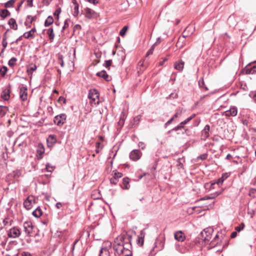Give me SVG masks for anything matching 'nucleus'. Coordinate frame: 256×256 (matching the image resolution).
Segmentation results:
<instances>
[{"label": "nucleus", "mask_w": 256, "mask_h": 256, "mask_svg": "<svg viewBox=\"0 0 256 256\" xmlns=\"http://www.w3.org/2000/svg\"><path fill=\"white\" fill-rule=\"evenodd\" d=\"M211 238V232L209 230L204 229L200 234L199 238L204 242L209 241Z\"/></svg>", "instance_id": "obj_5"}, {"label": "nucleus", "mask_w": 256, "mask_h": 256, "mask_svg": "<svg viewBox=\"0 0 256 256\" xmlns=\"http://www.w3.org/2000/svg\"><path fill=\"white\" fill-rule=\"evenodd\" d=\"M7 111V108L4 106H0V116H4Z\"/></svg>", "instance_id": "obj_33"}, {"label": "nucleus", "mask_w": 256, "mask_h": 256, "mask_svg": "<svg viewBox=\"0 0 256 256\" xmlns=\"http://www.w3.org/2000/svg\"><path fill=\"white\" fill-rule=\"evenodd\" d=\"M66 114H61L54 118V122L57 126H60L66 122Z\"/></svg>", "instance_id": "obj_3"}, {"label": "nucleus", "mask_w": 256, "mask_h": 256, "mask_svg": "<svg viewBox=\"0 0 256 256\" xmlns=\"http://www.w3.org/2000/svg\"><path fill=\"white\" fill-rule=\"evenodd\" d=\"M54 22L53 18L52 16H48L44 22V26H48L51 25Z\"/></svg>", "instance_id": "obj_30"}, {"label": "nucleus", "mask_w": 256, "mask_h": 256, "mask_svg": "<svg viewBox=\"0 0 256 256\" xmlns=\"http://www.w3.org/2000/svg\"><path fill=\"white\" fill-rule=\"evenodd\" d=\"M26 2L28 6L32 7L33 6V0H27Z\"/></svg>", "instance_id": "obj_58"}, {"label": "nucleus", "mask_w": 256, "mask_h": 256, "mask_svg": "<svg viewBox=\"0 0 256 256\" xmlns=\"http://www.w3.org/2000/svg\"><path fill=\"white\" fill-rule=\"evenodd\" d=\"M124 114L122 112L121 114L120 118L119 120V121L118 122V126H122L124 125Z\"/></svg>", "instance_id": "obj_36"}, {"label": "nucleus", "mask_w": 256, "mask_h": 256, "mask_svg": "<svg viewBox=\"0 0 256 256\" xmlns=\"http://www.w3.org/2000/svg\"><path fill=\"white\" fill-rule=\"evenodd\" d=\"M46 169L48 172H52L54 170V168L52 166H50L49 164H48L46 165Z\"/></svg>", "instance_id": "obj_50"}, {"label": "nucleus", "mask_w": 256, "mask_h": 256, "mask_svg": "<svg viewBox=\"0 0 256 256\" xmlns=\"http://www.w3.org/2000/svg\"><path fill=\"white\" fill-rule=\"evenodd\" d=\"M61 12V10L60 8H57L56 11L54 12V16H58L59 14H60Z\"/></svg>", "instance_id": "obj_53"}, {"label": "nucleus", "mask_w": 256, "mask_h": 256, "mask_svg": "<svg viewBox=\"0 0 256 256\" xmlns=\"http://www.w3.org/2000/svg\"><path fill=\"white\" fill-rule=\"evenodd\" d=\"M110 184H116L118 182V180L116 177H112L110 179Z\"/></svg>", "instance_id": "obj_48"}, {"label": "nucleus", "mask_w": 256, "mask_h": 256, "mask_svg": "<svg viewBox=\"0 0 256 256\" xmlns=\"http://www.w3.org/2000/svg\"><path fill=\"white\" fill-rule=\"evenodd\" d=\"M246 74H254L256 73V66H253L251 68H246Z\"/></svg>", "instance_id": "obj_27"}, {"label": "nucleus", "mask_w": 256, "mask_h": 256, "mask_svg": "<svg viewBox=\"0 0 256 256\" xmlns=\"http://www.w3.org/2000/svg\"><path fill=\"white\" fill-rule=\"evenodd\" d=\"M132 236L127 233H122L118 236L113 244V249L116 256L124 254L132 248Z\"/></svg>", "instance_id": "obj_1"}, {"label": "nucleus", "mask_w": 256, "mask_h": 256, "mask_svg": "<svg viewBox=\"0 0 256 256\" xmlns=\"http://www.w3.org/2000/svg\"><path fill=\"white\" fill-rule=\"evenodd\" d=\"M198 83L200 88H204L206 90H208V88L205 85L203 78H200Z\"/></svg>", "instance_id": "obj_34"}, {"label": "nucleus", "mask_w": 256, "mask_h": 256, "mask_svg": "<svg viewBox=\"0 0 256 256\" xmlns=\"http://www.w3.org/2000/svg\"><path fill=\"white\" fill-rule=\"evenodd\" d=\"M112 60H106L104 64V66H105L106 68H108V70H110V66L112 65Z\"/></svg>", "instance_id": "obj_41"}, {"label": "nucleus", "mask_w": 256, "mask_h": 256, "mask_svg": "<svg viewBox=\"0 0 256 256\" xmlns=\"http://www.w3.org/2000/svg\"><path fill=\"white\" fill-rule=\"evenodd\" d=\"M174 118L172 117L170 120H168L166 124H165V126H167L168 125H169L174 120Z\"/></svg>", "instance_id": "obj_59"}, {"label": "nucleus", "mask_w": 256, "mask_h": 256, "mask_svg": "<svg viewBox=\"0 0 256 256\" xmlns=\"http://www.w3.org/2000/svg\"><path fill=\"white\" fill-rule=\"evenodd\" d=\"M35 203V198L32 196H28L24 202V206L29 210L32 208V205Z\"/></svg>", "instance_id": "obj_4"}, {"label": "nucleus", "mask_w": 256, "mask_h": 256, "mask_svg": "<svg viewBox=\"0 0 256 256\" xmlns=\"http://www.w3.org/2000/svg\"><path fill=\"white\" fill-rule=\"evenodd\" d=\"M2 45L3 46V48H6L8 46V42L6 40H3L2 41Z\"/></svg>", "instance_id": "obj_62"}, {"label": "nucleus", "mask_w": 256, "mask_h": 256, "mask_svg": "<svg viewBox=\"0 0 256 256\" xmlns=\"http://www.w3.org/2000/svg\"><path fill=\"white\" fill-rule=\"evenodd\" d=\"M184 157L179 158L177 160V166H179V168H183L184 166L182 162H184Z\"/></svg>", "instance_id": "obj_35"}, {"label": "nucleus", "mask_w": 256, "mask_h": 256, "mask_svg": "<svg viewBox=\"0 0 256 256\" xmlns=\"http://www.w3.org/2000/svg\"><path fill=\"white\" fill-rule=\"evenodd\" d=\"M42 214V210L40 207L37 208L33 212L32 215L36 218H40Z\"/></svg>", "instance_id": "obj_26"}, {"label": "nucleus", "mask_w": 256, "mask_h": 256, "mask_svg": "<svg viewBox=\"0 0 256 256\" xmlns=\"http://www.w3.org/2000/svg\"><path fill=\"white\" fill-rule=\"evenodd\" d=\"M99 96L100 94L96 90L92 89L90 90L88 98L90 100V102L92 104L98 105L99 104Z\"/></svg>", "instance_id": "obj_2"}, {"label": "nucleus", "mask_w": 256, "mask_h": 256, "mask_svg": "<svg viewBox=\"0 0 256 256\" xmlns=\"http://www.w3.org/2000/svg\"><path fill=\"white\" fill-rule=\"evenodd\" d=\"M174 238L178 242H184L185 240L184 234L180 230L176 232L174 234Z\"/></svg>", "instance_id": "obj_13"}, {"label": "nucleus", "mask_w": 256, "mask_h": 256, "mask_svg": "<svg viewBox=\"0 0 256 256\" xmlns=\"http://www.w3.org/2000/svg\"><path fill=\"white\" fill-rule=\"evenodd\" d=\"M130 182L128 178H124L122 180V184L124 185V188L128 190L130 188Z\"/></svg>", "instance_id": "obj_29"}, {"label": "nucleus", "mask_w": 256, "mask_h": 256, "mask_svg": "<svg viewBox=\"0 0 256 256\" xmlns=\"http://www.w3.org/2000/svg\"><path fill=\"white\" fill-rule=\"evenodd\" d=\"M184 62L182 60L176 62L174 64V68L176 70L182 72L184 68Z\"/></svg>", "instance_id": "obj_17"}, {"label": "nucleus", "mask_w": 256, "mask_h": 256, "mask_svg": "<svg viewBox=\"0 0 256 256\" xmlns=\"http://www.w3.org/2000/svg\"><path fill=\"white\" fill-rule=\"evenodd\" d=\"M22 175V172L19 170H16L13 171L12 172L9 174L8 176H12L14 179H18Z\"/></svg>", "instance_id": "obj_23"}, {"label": "nucleus", "mask_w": 256, "mask_h": 256, "mask_svg": "<svg viewBox=\"0 0 256 256\" xmlns=\"http://www.w3.org/2000/svg\"><path fill=\"white\" fill-rule=\"evenodd\" d=\"M229 174L228 173H224L222 174V179L224 180H226L228 176H229Z\"/></svg>", "instance_id": "obj_55"}, {"label": "nucleus", "mask_w": 256, "mask_h": 256, "mask_svg": "<svg viewBox=\"0 0 256 256\" xmlns=\"http://www.w3.org/2000/svg\"><path fill=\"white\" fill-rule=\"evenodd\" d=\"M16 58L13 57L9 60V61L8 62V64L9 66L12 67L16 64Z\"/></svg>", "instance_id": "obj_37"}, {"label": "nucleus", "mask_w": 256, "mask_h": 256, "mask_svg": "<svg viewBox=\"0 0 256 256\" xmlns=\"http://www.w3.org/2000/svg\"><path fill=\"white\" fill-rule=\"evenodd\" d=\"M24 230L28 236H30L32 232L33 226L30 221L25 222L23 224Z\"/></svg>", "instance_id": "obj_6"}, {"label": "nucleus", "mask_w": 256, "mask_h": 256, "mask_svg": "<svg viewBox=\"0 0 256 256\" xmlns=\"http://www.w3.org/2000/svg\"><path fill=\"white\" fill-rule=\"evenodd\" d=\"M244 224H242L239 226H236L235 228V230L236 232H240V230H242L244 229Z\"/></svg>", "instance_id": "obj_45"}, {"label": "nucleus", "mask_w": 256, "mask_h": 256, "mask_svg": "<svg viewBox=\"0 0 256 256\" xmlns=\"http://www.w3.org/2000/svg\"><path fill=\"white\" fill-rule=\"evenodd\" d=\"M88 1L90 3L93 4H96L98 2V0H88Z\"/></svg>", "instance_id": "obj_63"}, {"label": "nucleus", "mask_w": 256, "mask_h": 256, "mask_svg": "<svg viewBox=\"0 0 256 256\" xmlns=\"http://www.w3.org/2000/svg\"><path fill=\"white\" fill-rule=\"evenodd\" d=\"M155 44H153L152 46V47L150 48L148 50V52L146 53V56H150V54H152L153 53V51H154V48Z\"/></svg>", "instance_id": "obj_44"}, {"label": "nucleus", "mask_w": 256, "mask_h": 256, "mask_svg": "<svg viewBox=\"0 0 256 256\" xmlns=\"http://www.w3.org/2000/svg\"><path fill=\"white\" fill-rule=\"evenodd\" d=\"M36 32V28H33L29 32L24 33L23 34V36L26 39H28L30 38H34V33Z\"/></svg>", "instance_id": "obj_18"}, {"label": "nucleus", "mask_w": 256, "mask_h": 256, "mask_svg": "<svg viewBox=\"0 0 256 256\" xmlns=\"http://www.w3.org/2000/svg\"><path fill=\"white\" fill-rule=\"evenodd\" d=\"M58 102H62L64 104L66 103V99L62 96H60L58 98Z\"/></svg>", "instance_id": "obj_57"}, {"label": "nucleus", "mask_w": 256, "mask_h": 256, "mask_svg": "<svg viewBox=\"0 0 256 256\" xmlns=\"http://www.w3.org/2000/svg\"><path fill=\"white\" fill-rule=\"evenodd\" d=\"M21 232L19 228L16 227H14L10 228L8 232V236L10 238H18Z\"/></svg>", "instance_id": "obj_8"}, {"label": "nucleus", "mask_w": 256, "mask_h": 256, "mask_svg": "<svg viewBox=\"0 0 256 256\" xmlns=\"http://www.w3.org/2000/svg\"><path fill=\"white\" fill-rule=\"evenodd\" d=\"M12 222V220H9L8 218H4L3 220V224L4 226H7V225H11Z\"/></svg>", "instance_id": "obj_42"}, {"label": "nucleus", "mask_w": 256, "mask_h": 256, "mask_svg": "<svg viewBox=\"0 0 256 256\" xmlns=\"http://www.w3.org/2000/svg\"><path fill=\"white\" fill-rule=\"evenodd\" d=\"M8 71L7 67L2 66L0 69V74L2 76H5Z\"/></svg>", "instance_id": "obj_40"}, {"label": "nucleus", "mask_w": 256, "mask_h": 256, "mask_svg": "<svg viewBox=\"0 0 256 256\" xmlns=\"http://www.w3.org/2000/svg\"><path fill=\"white\" fill-rule=\"evenodd\" d=\"M210 130V126L208 124H206L204 128L202 131V138L204 140H206L207 138L209 136V132Z\"/></svg>", "instance_id": "obj_15"}, {"label": "nucleus", "mask_w": 256, "mask_h": 256, "mask_svg": "<svg viewBox=\"0 0 256 256\" xmlns=\"http://www.w3.org/2000/svg\"><path fill=\"white\" fill-rule=\"evenodd\" d=\"M190 118H187L186 120H184V121L181 122L180 124V125L182 126H184V124H186L188 122H189L190 121Z\"/></svg>", "instance_id": "obj_54"}, {"label": "nucleus", "mask_w": 256, "mask_h": 256, "mask_svg": "<svg viewBox=\"0 0 256 256\" xmlns=\"http://www.w3.org/2000/svg\"><path fill=\"white\" fill-rule=\"evenodd\" d=\"M46 34L48 36L50 42H52L54 38V30L52 28H50L46 30Z\"/></svg>", "instance_id": "obj_25"}, {"label": "nucleus", "mask_w": 256, "mask_h": 256, "mask_svg": "<svg viewBox=\"0 0 256 256\" xmlns=\"http://www.w3.org/2000/svg\"><path fill=\"white\" fill-rule=\"evenodd\" d=\"M84 14L88 19L96 18L97 16V14L94 10L88 8L84 9Z\"/></svg>", "instance_id": "obj_10"}, {"label": "nucleus", "mask_w": 256, "mask_h": 256, "mask_svg": "<svg viewBox=\"0 0 256 256\" xmlns=\"http://www.w3.org/2000/svg\"><path fill=\"white\" fill-rule=\"evenodd\" d=\"M79 14L78 11V4H76L74 6V11H73V16L75 17L77 16Z\"/></svg>", "instance_id": "obj_39"}, {"label": "nucleus", "mask_w": 256, "mask_h": 256, "mask_svg": "<svg viewBox=\"0 0 256 256\" xmlns=\"http://www.w3.org/2000/svg\"><path fill=\"white\" fill-rule=\"evenodd\" d=\"M208 157L207 154H203L198 157V159H200L201 160H205Z\"/></svg>", "instance_id": "obj_49"}, {"label": "nucleus", "mask_w": 256, "mask_h": 256, "mask_svg": "<svg viewBox=\"0 0 256 256\" xmlns=\"http://www.w3.org/2000/svg\"><path fill=\"white\" fill-rule=\"evenodd\" d=\"M184 126L180 125V124H178V126H176L175 128H172V130H170L169 131V132H170L172 131H177L179 130H180L182 128H184Z\"/></svg>", "instance_id": "obj_43"}, {"label": "nucleus", "mask_w": 256, "mask_h": 256, "mask_svg": "<svg viewBox=\"0 0 256 256\" xmlns=\"http://www.w3.org/2000/svg\"><path fill=\"white\" fill-rule=\"evenodd\" d=\"M224 181V180L222 179V178H218V179L216 181V182H214V183H212V186L213 185H214V184H218V185L222 184L223 183Z\"/></svg>", "instance_id": "obj_47"}, {"label": "nucleus", "mask_w": 256, "mask_h": 256, "mask_svg": "<svg viewBox=\"0 0 256 256\" xmlns=\"http://www.w3.org/2000/svg\"><path fill=\"white\" fill-rule=\"evenodd\" d=\"M26 19H27V20H30V24H28V27H30L32 22L36 20V16H28L27 17H26Z\"/></svg>", "instance_id": "obj_38"}, {"label": "nucleus", "mask_w": 256, "mask_h": 256, "mask_svg": "<svg viewBox=\"0 0 256 256\" xmlns=\"http://www.w3.org/2000/svg\"><path fill=\"white\" fill-rule=\"evenodd\" d=\"M238 110L236 107L232 106L229 110L224 112V114L226 116H234L237 114Z\"/></svg>", "instance_id": "obj_12"}, {"label": "nucleus", "mask_w": 256, "mask_h": 256, "mask_svg": "<svg viewBox=\"0 0 256 256\" xmlns=\"http://www.w3.org/2000/svg\"><path fill=\"white\" fill-rule=\"evenodd\" d=\"M105 246H102L100 252L99 256H109L110 252L108 248V247H110L112 244L110 242H107L104 244Z\"/></svg>", "instance_id": "obj_7"}, {"label": "nucleus", "mask_w": 256, "mask_h": 256, "mask_svg": "<svg viewBox=\"0 0 256 256\" xmlns=\"http://www.w3.org/2000/svg\"><path fill=\"white\" fill-rule=\"evenodd\" d=\"M16 0H10L4 4V7L6 8H10L12 7Z\"/></svg>", "instance_id": "obj_32"}, {"label": "nucleus", "mask_w": 256, "mask_h": 256, "mask_svg": "<svg viewBox=\"0 0 256 256\" xmlns=\"http://www.w3.org/2000/svg\"><path fill=\"white\" fill-rule=\"evenodd\" d=\"M10 12L6 9L2 10L0 11V16L2 19H4L8 16H10Z\"/></svg>", "instance_id": "obj_24"}, {"label": "nucleus", "mask_w": 256, "mask_h": 256, "mask_svg": "<svg viewBox=\"0 0 256 256\" xmlns=\"http://www.w3.org/2000/svg\"><path fill=\"white\" fill-rule=\"evenodd\" d=\"M8 24L10 25L11 28L14 30H18V24H16V20L14 18H10L9 20Z\"/></svg>", "instance_id": "obj_22"}, {"label": "nucleus", "mask_w": 256, "mask_h": 256, "mask_svg": "<svg viewBox=\"0 0 256 256\" xmlns=\"http://www.w3.org/2000/svg\"><path fill=\"white\" fill-rule=\"evenodd\" d=\"M47 144L48 147H52L56 142V138L55 136L50 134L47 140Z\"/></svg>", "instance_id": "obj_16"}, {"label": "nucleus", "mask_w": 256, "mask_h": 256, "mask_svg": "<svg viewBox=\"0 0 256 256\" xmlns=\"http://www.w3.org/2000/svg\"><path fill=\"white\" fill-rule=\"evenodd\" d=\"M182 114V110H176L175 114L172 116L174 118H178L179 116Z\"/></svg>", "instance_id": "obj_51"}, {"label": "nucleus", "mask_w": 256, "mask_h": 256, "mask_svg": "<svg viewBox=\"0 0 256 256\" xmlns=\"http://www.w3.org/2000/svg\"><path fill=\"white\" fill-rule=\"evenodd\" d=\"M123 255L124 256H132V252L130 250L128 251H126V252H125Z\"/></svg>", "instance_id": "obj_60"}, {"label": "nucleus", "mask_w": 256, "mask_h": 256, "mask_svg": "<svg viewBox=\"0 0 256 256\" xmlns=\"http://www.w3.org/2000/svg\"><path fill=\"white\" fill-rule=\"evenodd\" d=\"M26 86H22L20 88V96L22 101H25L27 100L28 93H27Z\"/></svg>", "instance_id": "obj_11"}, {"label": "nucleus", "mask_w": 256, "mask_h": 256, "mask_svg": "<svg viewBox=\"0 0 256 256\" xmlns=\"http://www.w3.org/2000/svg\"><path fill=\"white\" fill-rule=\"evenodd\" d=\"M96 75L99 77L103 78L107 82H109L112 80L111 76L108 75L105 70H102L96 73Z\"/></svg>", "instance_id": "obj_14"}, {"label": "nucleus", "mask_w": 256, "mask_h": 256, "mask_svg": "<svg viewBox=\"0 0 256 256\" xmlns=\"http://www.w3.org/2000/svg\"><path fill=\"white\" fill-rule=\"evenodd\" d=\"M70 20L68 18L65 20L64 25L62 27V30H64L68 26V22H70Z\"/></svg>", "instance_id": "obj_46"}, {"label": "nucleus", "mask_w": 256, "mask_h": 256, "mask_svg": "<svg viewBox=\"0 0 256 256\" xmlns=\"http://www.w3.org/2000/svg\"><path fill=\"white\" fill-rule=\"evenodd\" d=\"M128 29V26H124L120 30L119 34L121 36H124L126 35Z\"/></svg>", "instance_id": "obj_31"}, {"label": "nucleus", "mask_w": 256, "mask_h": 256, "mask_svg": "<svg viewBox=\"0 0 256 256\" xmlns=\"http://www.w3.org/2000/svg\"><path fill=\"white\" fill-rule=\"evenodd\" d=\"M142 156V153L138 150H134L130 154V158L134 161L138 160Z\"/></svg>", "instance_id": "obj_9"}, {"label": "nucleus", "mask_w": 256, "mask_h": 256, "mask_svg": "<svg viewBox=\"0 0 256 256\" xmlns=\"http://www.w3.org/2000/svg\"><path fill=\"white\" fill-rule=\"evenodd\" d=\"M10 89H4L1 94V97L5 100H7L10 98Z\"/></svg>", "instance_id": "obj_20"}, {"label": "nucleus", "mask_w": 256, "mask_h": 256, "mask_svg": "<svg viewBox=\"0 0 256 256\" xmlns=\"http://www.w3.org/2000/svg\"><path fill=\"white\" fill-rule=\"evenodd\" d=\"M37 66L36 64H30L27 70V72L28 74H32L33 72L35 71L36 70Z\"/></svg>", "instance_id": "obj_28"}, {"label": "nucleus", "mask_w": 256, "mask_h": 256, "mask_svg": "<svg viewBox=\"0 0 256 256\" xmlns=\"http://www.w3.org/2000/svg\"><path fill=\"white\" fill-rule=\"evenodd\" d=\"M222 190L218 191L214 194H212L210 196H206L202 198L200 200H210L214 199L215 198L217 197L220 194L222 193Z\"/></svg>", "instance_id": "obj_21"}, {"label": "nucleus", "mask_w": 256, "mask_h": 256, "mask_svg": "<svg viewBox=\"0 0 256 256\" xmlns=\"http://www.w3.org/2000/svg\"><path fill=\"white\" fill-rule=\"evenodd\" d=\"M136 242L139 246H142L144 242V234H142V230H141L140 235L137 236Z\"/></svg>", "instance_id": "obj_19"}, {"label": "nucleus", "mask_w": 256, "mask_h": 256, "mask_svg": "<svg viewBox=\"0 0 256 256\" xmlns=\"http://www.w3.org/2000/svg\"><path fill=\"white\" fill-rule=\"evenodd\" d=\"M22 254V256H32L30 252H23Z\"/></svg>", "instance_id": "obj_64"}, {"label": "nucleus", "mask_w": 256, "mask_h": 256, "mask_svg": "<svg viewBox=\"0 0 256 256\" xmlns=\"http://www.w3.org/2000/svg\"><path fill=\"white\" fill-rule=\"evenodd\" d=\"M9 31V30H7L6 31L4 32V34H3V38H2V40H6L8 38V34H7V32Z\"/></svg>", "instance_id": "obj_56"}, {"label": "nucleus", "mask_w": 256, "mask_h": 256, "mask_svg": "<svg viewBox=\"0 0 256 256\" xmlns=\"http://www.w3.org/2000/svg\"><path fill=\"white\" fill-rule=\"evenodd\" d=\"M122 173L119 172H115L114 174V177L116 178L118 180V178H120L121 177H122Z\"/></svg>", "instance_id": "obj_52"}, {"label": "nucleus", "mask_w": 256, "mask_h": 256, "mask_svg": "<svg viewBox=\"0 0 256 256\" xmlns=\"http://www.w3.org/2000/svg\"><path fill=\"white\" fill-rule=\"evenodd\" d=\"M44 147L42 146V147L41 148H40L39 150H38V152L39 154H42L44 153Z\"/></svg>", "instance_id": "obj_61"}]
</instances>
